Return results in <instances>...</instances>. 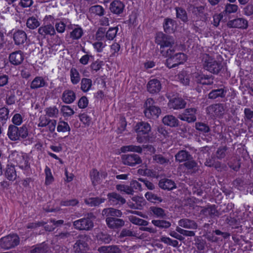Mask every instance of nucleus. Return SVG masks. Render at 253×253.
I'll use <instances>...</instances> for the list:
<instances>
[{"label": "nucleus", "mask_w": 253, "mask_h": 253, "mask_svg": "<svg viewBox=\"0 0 253 253\" xmlns=\"http://www.w3.org/2000/svg\"><path fill=\"white\" fill-rule=\"evenodd\" d=\"M102 215L106 217V224L111 229H120L125 225V221L119 218L123 215L122 211L120 210L113 208H105L102 210Z\"/></svg>", "instance_id": "nucleus-1"}, {"label": "nucleus", "mask_w": 253, "mask_h": 253, "mask_svg": "<svg viewBox=\"0 0 253 253\" xmlns=\"http://www.w3.org/2000/svg\"><path fill=\"white\" fill-rule=\"evenodd\" d=\"M155 42L159 45V51L162 56L167 57L174 51L175 40L173 37L166 35L162 32L157 33Z\"/></svg>", "instance_id": "nucleus-2"}, {"label": "nucleus", "mask_w": 253, "mask_h": 253, "mask_svg": "<svg viewBox=\"0 0 253 253\" xmlns=\"http://www.w3.org/2000/svg\"><path fill=\"white\" fill-rule=\"evenodd\" d=\"M201 57L204 68L211 73L217 74L223 67L220 62L216 61L208 54L203 53Z\"/></svg>", "instance_id": "nucleus-3"}, {"label": "nucleus", "mask_w": 253, "mask_h": 253, "mask_svg": "<svg viewBox=\"0 0 253 253\" xmlns=\"http://www.w3.org/2000/svg\"><path fill=\"white\" fill-rule=\"evenodd\" d=\"M151 130L150 125L147 122H140L135 126V130L137 133V141L139 143L145 142L150 140L148 135Z\"/></svg>", "instance_id": "nucleus-4"}, {"label": "nucleus", "mask_w": 253, "mask_h": 253, "mask_svg": "<svg viewBox=\"0 0 253 253\" xmlns=\"http://www.w3.org/2000/svg\"><path fill=\"white\" fill-rule=\"evenodd\" d=\"M174 51L170 53V55L167 56L168 58L166 60V65L169 69L176 67L179 65L183 64L186 59V56L181 52L174 54Z\"/></svg>", "instance_id": "nucleus-5"}, {"label": "nucleus", "mask_w": 253, "mask_h": 253, "mask_svg": "<svg viewBox=\"0 0 253 253\" xmlns=\"http://www.w3.org/2000/svg\"><path fill=\"white\" fill-rule=\"evenodd\" d=\"M94 216L92 213L88 214L86 217L83 218L73 222L74 227L80 230H90L93 227V222L91 219Z\"/></svg>", "instance_id": "nucleus-6"}, {"label": "nucleus", "mask_w": 253, "mask_h": 253, "mask_svg": "<svg viewBox=\"0 0 253 253\" xmlns=\"http://www.w3.org/2000/svg\"><path fill=\"white\" fill-rule=\"evenodd\" d=\"M19 242V238L16 234L8 235L0 239V246L7 250L17 246Z\"/></svg>", "instance_id": "nucleus-7"}, {"label": "nucleus", "mask_w": 253, "mask_h": 253, "mask_svg": "<svg viewBox=\"0 0 253 253\" xmlns=\"http://www.w3.org/2000/svg\"><path fill=\"white\" fill-rule=\"evenodd\" d=\"M197 112V109L196 108H187L186 109L183 113L179 114L177 118L188 123H193L197 120L196 116Z\"/></svg>", "instance_id": "nucleus-8"}, {"label": "nucleus", "mask_w": 253, "mask_h": 253, "mask_svg": "<svg viewBox=\"0 0 253 253\" xmlns=\"http://www.w3.org/2000/svg\"><path fill=\"white\" fill-rule=\"evenodd\" d=\"M122 159L125 165L131 167L142 163V160L140 157L135 154L123 155L122 156Z\"/></svg>", "instance_id": "nucleus-9"}, {"label": "nucleus", "mask_w": 253, "mask_h": 253, "mask_svg": "<svg viewBox=\"0 0 253 253\" xmlns=\"http://www.w3.org/2000/svg\"><path fill=\"white\" fill-rule=\"evenodd\" d=\"M201 213L206 216H210L211 218L218 217L222 214L219 211L217 210L215 205H207L206 207H203L201 211Z\"/></svg>", "instance_id": "nucleus-10"}, {"label": "nucleus", "mask_w": 253, "mask_h": 253, "mask_svg": "<svg viewBox=\"0 0 253 253\" xmlns=\"http://www.w3.org/2000/svg\"><path fill=\"white\" fill-rule=\"evenodd\" d=\"M107 198L108 202L112 206L123 205L126 202L125 198L116 192L108 193Z\"/></svg>", "instance_id": "nucleus-11"}, {"label": "nucleus", "mask_w": 253, "mask_h": 253, "mask_svg": "<svg viewBox=\"0 0 253 253\" xmlns=\"http://www.w3.org/2000/svg\"><path fill=\"white\" fill-rule=\"evenodd\" d=\"M227 26L230 28L247 29L248 26L247 20L242 18H238L232 20H229Z\"/></svg>", "instance_id": "nucleus-12"}, {"label": "nucleus", "mask_w": 253, "mask_h": 253, "mask_svg": "<svg viewBox=\"0 0 253 253\" xmlns=\"http://www.w3.org/2000/svg\"><path fill=\"white\" fill-rule=\"evenodd\" d=\"M186 104V101L182 98L175 97L169 100L168 106L170 109L178 110L184 108Z\"/></svg>", "instance_id": "nucleus-13"}, {"label": "nucleus", "mask_w": 253, "mask_h": 253, "mask_svg": "<svg viewBox=\"0 0 253 253\" xmlns=\"http://www.w3.org/2000/svg\"><path fill=\"white\" fill-rule=\"evenodd\" d=\"M147 90L152 94L158 93L161 89V84L157 79H152L149 81L147 85Z\"/></svg>", "instance_id": "nucleus-14"}, {"label": "nucleus", "mask_w": 253, "mask_h": 253, "mask_svg": "<svg viewBox=\"0 0 253 253\" xmlns=\"http://www.w3.org/2000/svg\"><path fill=\"white\" fill-rule=\"evenodd\" d=\"M124 7L125 5L122 2L115 0L110 3L109 9L113 13L119 15L123 13Z\"/></svg>", "instance_id": "nucleus-15"}, {"label": "nucleus", "mask_w": 253, "mask_h": 253, "mask_svg": "<svg viewBox=\"0 0 253 253\" xmlns=\"http://www.w3.org/2000/svg\"><path fill=\"white\" fill-rule=\"evenodd\" d=\"M10 63L15 65L20 64L24 60V55L21 50L11 53L9 57Z\"/></svg>", "instance_id": "nucleus-16"}, {"label": "nucleus", "mask_w": 253, "mask_h": 253, "mask_svg": "<svg viewBox=\"0 0 253 253\" xmlns=\"http://www.w3.org/2000/svg\"><path fill=\"white\" fill-rule=\"evenodd\" d=\"M97 251L100 253H121L122 250L120 247L118 245H113L110 246H104L98 248Z\"/></svg>", "instance_id": "nucleus-17"}, {"label": "nucleus", "mask_w": 253, "mask_h": 253, "mask_svg": "<svg viewBox=\"0 0 253 253\" xmlns=\"http://www.w3.org/2000/svg\"><path fill=\"white\" fill-rule=\"evenodd\" d=\"M144 113L147 118L155 119L158 118L161 113V110L159 107L155 106L149 109H145Z\"/></svg>", "instance_id": "nucleus-18"}, {"label": "nucleus", "mask_w": 253, "mask_h": 253, "mask_svg": "<svg viewBox=\"0 0 253 253\" xmlns=\"http://www.w3.org/2000/svg\"><path fill=\"white\" fill-rule=\"evenodd\" d=\"M192 156L186 150H181L178 151L175 155V160L179 163H185L190 160Z\"/></svg>", "instance_id": "nucleus-19"}, {"label": "nucleus", "mask_w": 253, "mask_h": 253, "mask_svg": "<svg viewBox=\"0 0 253 253\" xmlns=\"http://www.w3.org/2000/svg\"><path fill=\"white\" fill-rule=\"evenodd\" d=\"M159 186L162 189L168 190H171L176 188L174 181L167 178L161 179L159 182Z\"/></svg>", "instance_id": "nucleus-20"}, {"label": "nucleus", "mask_w": 253, "mask_h": 253, "mask_svg": "<svg viewBox=\"0 0 253 253\" xmlns=\"http://www.w3.org/2000/svg\"><path fill=\"white\" fill-rule=\"evenodd\" d=\"M13 40L16 45L23 44L27 40V35L22 30H18L13 34Z\"/></svg>", "instance_id": "nucleus-21"}, {"label": "nucleus", "mask_w": 253, "mask_h": 253, "mask_svg": "<svg viewBox=\"0 0 253 253\" xmlns=\"http://www.w3.org/2000/svg\"><path fill=\"white\" fill-rule=\"evenodd\" d=\"M176 22L174 20L167 18L164 20L163 27L166 33H173L175 30Z\"/></svg>", "instance_id": "nucleus-22"}, {"label": "nucleus", "mask_w": 253, "mask_h": 253, "mask_svg": "<svg viewBox=\"0 0 253 253\" xmlns=\"http://www.w3.org/2000/svg\"><path fill=\"white\" fill-rule=\"evenodd\" d=\"M4 175L9 181H14L17 177V173L14 166L7 165L5 170Z\"/></svg>", "instance_id": "nucleus-23"}, {"label": "nucleus", "mask_w": 253, "mask_h": 253, "mask_svg": "<svg viewBox=\"0 0 253 253\" xmlns=\"http://www.w3.org/2000/svg\"><path fill=\"white\" fill-rule=\"evenodd\" d=\"M179 226L188 229H196L198 228L197 224L192 220L183 218L178 221Z\"/></svg>", "instance_id": "nucleus-24"}, {"label": "nucleus", "mask_w": 253, "mask_h": 253, "mask_svg": "<svg viewBox=\"0 0 253 253\" xmlns=\"http://www.w3.org/2000/svg\"><path fill=\"white\" fill-rule=\"evenodd\" d=\"M163 123L168 126L175 127L178 126V119L172 115H167L162 120Z\"/></svg>", "instance_id": "nucleus-25"}, {"label": "nucleus", "mask_w": 253, "mask_h": 253, "mask_svg": "<svg viewBox=\"0 0 253 253\" xmlns=\"http://www.w3.org/2000/svg\"><path fill=\"white\" fill-rule=\"evenodd\" d=\"M38 32L39 34L44 37L47 35L53 36L55 34L54 27L50 24L40 27L38 29Z\"/></svg>", "instance_id": "nucleus-26"}, {"label": "nucleus", "mask_w": 253, "mask_h": 253, "mask_svg": "<svg viewBox=\"0 0 253 253\" xmlns=\"http://www.w3.org/2000/svg\"><path fill=\"white\" fill-rule=\"evenodd\" d=\"M16 133H17V141L25 139L29 135L27 126L26 125H23L20 127L16 126Z\"/></svg>", "instance_id": "nucleus-27"}, {"label": "nucleus", "mask_w": 253, "mask_h": 253, "mask_svg": "<svg viewBox=\"0 0 253 253\" xmlns=\"http://www.w3.org/2000/svg\"><path fill=\"white\" fill-rule=\"evenodd\" d=\"M226 90L223 88L212 90L208 94V98L215 99L218 97H224L226 93Z\"/></svg>", "instance_id": "nucleus-28"}, {"label": "nucleus", "mask_w": 253, "mask_h": 253, "mask_svg": "<svg viewBox=\"0 0 253 253\" xmlns=\"http://www.w3.org/2000/svg\"><path fill=\"white\" fill-rule=\"evenodd\" d=\"M225 109V105L222 103L213 104L209 107V110L214 112L216 115H223L224 113Z\"/></svg>", "instance_id": "nucleus-29"}, {"label": "nucleus", "mask_w": 253, "mask_h": 253, "mask_svg": "<svg viewBox=\"0 0 253 253\" xmlns=\"http://www.w3.org/2000/svg\"><path fill=\"white\" fill-rule=\"evenodd\" d=\"M63 101L67 104L72 103L76 99V94L71 90H66L62 94Z\"/></svg>", "instance_id": "nucleus-30"}, {"label": "nucleus", "mask_w": 253, "mask_h": 253, "mask_svg": "<svg viewBox=\"0 0 253 253\" xmlns=\"http://www.w3.org/2000/svg\"><path fill=\"white\" fill-rule=\"evenodd\" d=\"M149 210L151 213L158 218L164 219L167 216L165 211L160 207L152 206Z\"/></svg>", "instance_id": "nucleus-31"}, {"label": "nucleus", "mask_w": 253, "mask_h": 253, "mask_svg": "<svg viewBox=\"0 0 253 253\" xmlns=\"http://www.w3.org/2000/svg\"><path fill=\"white\" fill-rule=\"evenodd\" d=\"M84 237V238H85ZM87 247V244L84 239H80L77 240L76 243L74 245V249L76 253H80L86 251Z\"/></svg>", "instance_id": "nucleus-32"}, {"label": "nucleus", "mask_w": 253, "mask_h": 253, "mask_svg": "<svg viewBox=\"0 0 253 253\" xmlns=\"http://www.w3.org/2000/svg\"><path fill=\"white\" fill-rule=\"evenodd\" d=\"M17 164L19 168L23 169H27L30 168V164L27 157L23 155L17 156L16 160Z\"/></svg>", "instance_id": "nucleus-33"}, {"label": "nucleus", "mask_w": 253, "mask_h": 253, "mask_svg": "<svg viewBox=\"0 0 253 253\" xmlns=\"http://www.w3.org/2000/svg\"><path fill=\"white\" fill-rule=\"evenodd\" d=\"M96 237L100 244H109L112 240V238L109 234L102 232L98 233Z\"/></svg>", "instance_id": "nucleus-34"}, {"label": "nucleus", "mask_w": 253, "mask_h": 253, "mask_svg": "<svg viewBox=\"0 0 253 253\" xmlns=\"http://www.w3.org/2000/svg\"><path fill=\"white\" fill-rule=\"evenodd\" d=\"M47 84L42 77H36L31 84L32 89H37L46 85Z\"/></svg>", "instance_id": "nucleus-35"}, {"label": "nucleus", "mask_w": 253, "mask_h": 253, "mask_svg": "<svg viewBox=\"0 0 253 253\" xmlns=\"http://www.w3.org/2000/svg\"><path fill=\"white\" fill-rule=\"evenodd\" d=\"M105 199L99 197L89 198L84 200L86 204L89 205L90 207L98 206L101 203L105 202Z\"/></svg>", "instance_id": "nucleus-36"}, {"label": "nucleus", "mask_w": 253, "mask_h": 253, "mask_svg": "<svg viewBox=\"0 0 253 253\" xmlns=\"http://www.w3.org/2000/svg\"><path fill=\"white\" fill-rule=\"evenodd\" d=\"M183 166L188 170L195 172L198 169V163L193 159V157L190 160L187 161L183 164Z\"/></svg>", "instance_id": "nucleus-37"}, {"label": "nucleus", "mask_w": 253, "mask_h": 253, "mask_svg": "<svg viewBox=\"0 0 253 253\" xmlns=\"http://www.w3.org/2000/svg\"><path fill=\"white\" fill-rule=\"evenodd\" d=\"M32 250L30 251V253H45L47 252V246L45 242L33 246Z\"/></svg>", "instance_id": "nucleus-38"}, {"label": "nucleus", "mask_w": 253, "mask_h": 253, "mask_svg": "<svg viewBox=\"0 0 253 253\" xmlns=\"http://www.w3.org/2000/svg\"><path fill=\"white\" fill-rule=\"evenodd\" d=\"M152 223L161 229H168L171 226V223L169 221L164 219L152 220Z\"/></svg>", "instance_id": "nucleus-39"}, {"label": "nucleus", "mask_w": 253, "mask_h": 253, "mask_svg": "<svg viewBox=\"0 0 253 253\" xmlns=\"http://www.w3.org/2000/svg\"><path fill=\"white\" fill-rule=\"evenodd\" d=\"M238 6L235 4L227 3L225 6L224 10L222 12L224 15H229L237 11Z\"/></svg>", "instance_id": "nucleus-40"}, {"label": "nucleus", "mask_w": 253, "mask_h": 253, "mask_svg": "<svg viewBox=\"0 0 253 253\" xmlns=\"http://www.w3.org/2000/svg\"><path fill=\"white\" fill-rule=\"evenodd\" d=\"M176 10V17L180 19L184 22L188 21V16L186 10L180 7H176L175 8Z\"/></svg>", "instance_id": "nucleus-41"}, {"label": "nucleus", "mask_w": 253, "mask_h": 253, "mask_svg": "<svg viewBox=\"0 0 253 253\" xmlns=\"http://www.w3.org/2000/svg\"><path fill=\"white\" fill-rule=\"evenodd\" d=\"M153 160L157 163L166 165L169 163V159L161 154H155L153 156Z\"/></svg>", "instance_id": "nucleus-42"}, {"label": "nucleus", "mask_w": 253, "mask_h": 253, "mask_svg": "<svg viewBox=\"0 0 253 253\" xmlns=\"http://www.w3.org/2000/svg\"><path fill=\"white\" fill-rule=\"evenodd\" d=\"M7 135L11 141H17V133H16V126L10 125L8 126Z\"/></svg>", "instance_id": "nucleus-43"}, {"label": "nucleus", "mask_w": 253, "mask_h": 253, "mask_svg": "<svg viewBox=\"0 0 253 253\" xmlns=\"http://www.w3.org/2000/svg\"><path fill=\"white\" fill-rule=\"evenodd\" d=\"M81 89L84 92L88 91L92 86V81L90 79L83 78L81 83Z\"/></svg>", "instance_id": "nucleus-44"}, {"label": "nucleus", "mask_w": 253, "mask_h": 253, "mask_svg": "<svg viewBox=\"0 0 253 253\" xmlns=\"http://www.w3.org/2000/svg\"><path fill=\"white\" fill-rule=\"evenodd\" d=\"M70 77L71 82L74 84H76L79 83L80 80V76L76 69L74 68H71L70 70Z\"/></svg>", "instance_id": "nucleus-45"}, {"label": "nucleus", "mask_w": 253, "mask_h": 253, "mask_svg": "<svg viewBox=\"0 0 253 253\" xmlns=\"http://www.w3.org/2000/svg\"><path fill=\"white\" fill-rule=\"evenodd\" d=\"M89 12L99 16H101L104 14V9L101 5H95L91 6L89 8Z\"/></svg>", "instance_id": "nucleus-46"}, {"label": "nucleus", "mask_w": 253, "mask_h": 253, "mask_svg": "<svg viewBox=\"0 0 253 253\" xmlns=\"http://www.w3.org/2000/svg\"><path fill=\"white\" fill-rule=\"evenodd\" d=\"M195 128L203 133H208L211 131V129L209 126L208 125L202 122L196 123Z\"/></svg>", "instance_id": "nucleus-47"}, {"label": "nucleus", "mask_w": 253, "mask_h": 253, "mask_svg": "<svg viewBox=\"0 0 253 253\" xmlns=\"http://www.w3.org/2000/svg\"><path fill=\"white\" fill-rule=\"evenodd\" d=\"M26 25L31 29H34L40 26V22L37 18L31 17L27 19Z\"/></svg>", "instance_id": "nucleus-48"}, {"label": "nucleus", "mask_w": 253, "mask_h": 253, "mask_svg": "<svg viewBox=\"0 0 253 253\" xmlns=\"http://www.w3.org/2000/svg\"><path fill=\"white\" fill-rule=\"evenodd\" d=\"M116 189L118 191L124 192L128 195H133L134 191L130 187V186H127L123 184H118L116 185Z\"/></svg>", "instance_id": "nucleus-49"}, {"label": "nucleus", "mask_w": 253, "mask_h": 253, "mask_svg": "<svg viewBox=\"0 0 253 253\" xmlns=\"http://www.w3.org/2000/svg\"><path fill=\"white\" fill-rule=\"evenodd\" d=\"M228 147L226 146H220L218 148L216 152V157L218 159L221 160L224 158L227 154Z\"/></svg>", "instance_id": "nucleus-50"}, {"label": "nucleus", "mask_w": 253, "mask_h": 253, "mask_svg": "<svg viewBox=\"0 0 253 253\" xmlns=\"http://www.w3.org/2000/svg\"><path fill=\"white\" fill-rule=\"evenodd\" d=\"M121 150L123 152L132 151L141 153L142 151V149L140 146L128 145L122 147Z\"/></svg>", "instance_id": "nucleus-51"}, {"label": "nucleus", "mask_w": 253, "mask_h": 253, "mask_svg": "<svg viewBox=\"0 0 253 253\" xmlns=\"http://www.w3.org/2000/svg\"><path fill=\"white\" fill-rule=\"evenodd\" d=\"M192 13L197 17H202L205 16V7L203 6L194 7Z\"/></svg>", "instance_id": "nucleus-52"}, {"label": "nucleus", "mask_w": 253, "mask_h": 253, "mask_svg": "<svg viewBox=\"0 0 253 253\" xmlns=\"http://www.w3.org/2000/svg\"><path fill=\"white\" fill-rule=\"evenodd\" d=\"M132 201H135L136 203V206H135V205L134 204H132L129 205V206L132 209H140V208L138 206H139L141 207L142 206V205H144V203H143L144 200L142 198L139 197H133L132 198Z\"/></svg>", "instance_id": "nucleus-53"}, {"label": "nucleus", "mask_w": 253, "mask_h": 253, "mask_svg": "<svg viewBox=\"0 0 253 253\" xmlns=\"http://www.w3.org/2000/svg\"><path fill=\"white\" fill-rule=\"evenodd\" d=\"M70 129L68 123L64 121L60 122L57 127L58 132L70 131Z\"/></svg>", "instance_id": "nucleus-54"}, {"label": "nucleus", "mask_w": 253, "mask_h": 253, "mask_svg": "<svg viewBox=\"0 0 253 253\" xmlns=\"http://www.w3.org/2000/svg\"><path fill=\"white\" fill-rule=\"evenodd\" d=\"M9 110L7 108L3 107L0 108V121L4 124L5 122L8 118Z\"/></svg>", "instance_id": "nucleus-55"}, {"label": "nucleus", "mask_w": 253, "mask_h": 253, "mask_svg": "<svg viewBox=\"0 0 253 253\" xmlns=\"http://www.w3.org/2000/svg\"><path fill=\"white\" fill-rule=\"evenodd\" d=\"M83 31L81 28H75L70 34L71 37L74 40H78L81 38Z\"/></svg>", "instance_id": "nucleus-56"}, {"label": "nucleus", "mask_w": 253, "mask_h": 253, "mask_svg": "<svg viewBox=\"0 0 253 253\" xmlns=\"http://www.w3.org/2000/svg\"><path fill=\"white\" fill-rule=\"evenodd\" d=\"M118 29L117 27L109 28L106 34V38L109 40H112L114 39L116 36Z\"/></svg>", "instance_id": "nucleus-57"}, {"label": "nucleus", "mask_w": 253, "mask_h": 253, "mask_svg": "<svg viewBox=\"0 0 253 253\" xmlns=\"http://www.w3.org/2000/svg\"><path fill=\"white\" fill-rule=\"evenodd\" d=\"M45 173L46 175L45 183L46 185H49L53 181V177L50 169L47 166L45 169Z\"/></svg>", "instance_id": "nucleus-58"}, {"label": "nucleus", "mask_w": 253, "mask_h": 253, "mask_svg": "<svg viewBox=\"0 0 253 253\" xmlns=\"http://www.w3.org/2000/svg\"><path fill=\"white\" fill-rule=\"evenodd\" d=\"M145 197L149 201L152 202H155L156 201H158L159 202H162L163 200L161 197H158L156 194L152 192H147L145 194Z\"/></svg>", "instance_id": "nucleus-59"}, {"label": "nucleus", "mask_w": 253, "mask_h": 253, "mask_svg": "<svg viewBox=\"0 0 253 253\" xmlns=\"http://www.w3.org/2000/svg\"><path fill=\"white\" fill-rule=\"evenodd\" d=\"M61 111L65 117L71 116L75 113L74 110L69 106H63L61 109Z\"/></svg>", "instance_id": "nucleus-60"}, {"label": "nucleus", "mask_w": 253, "mask_h": 253, "mask_svg": "<svg viewBox=\"0 0 253 253\" xmlns=\"http://www.w3.org/2000/svg\"><path fill=\"white\" fill-rule=\"evenodd\" d=\"M46 115L49 117H56L58 114V110L55 107H49L45 109Z\"/></svg>", "instance_id": "nucleus-61"}, {"label": "nucleus", "mask_w": 253, "mask_h": 253, "mask_svg": "<svg viewBox=\"0 0 253 253\" xmlns=\"http://www.w3.org/2000/svg\"><path fill=\"white\" fill-rule=\"evenodd\" d=\"M243 12L245 15L250 16L253 15V4L248 3L243 8Z\"/></svg>", "instance_id": "nucleus-62"}, {"label": "nucleus", "mask_w": 253, "mask_h": 253, "mask_svg": "<svg viewBox=\"0 0 253 253\" xmlns=\"http://www.w3.org/2000/svg\"><path fill=\"white\" fill-rule=\"evenodd\" d=\"M88 103V99L86 96H82L78 101V105L80 108H85Z\"/></svg>", "instance_id": "nucleus-63"}, {"label": "nucleus", "mask_w": 253, "mask_h": 253, "mask_svg": "<svg viewBox=\"0 0 253 253\" xmlns=\"http://www.w3.org/2000/svg\"><path fill=\"white\" fill-rule=\"evenodd\" d=\"M226 221L227 224L232 226L233 228H237L238 227L239 222L234 218L228 217L226 218Z\"/></svg>", "instance_id": "nucleus-64"}]
</instances>
